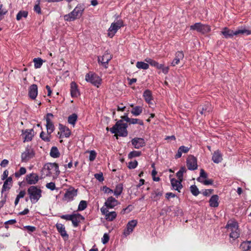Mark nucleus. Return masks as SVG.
<instances>
[{"label":"nucleus","instance_id":"f257e3e1","mask_svg":"<svg viewBox=\"0 0 251 251\" xmlns=\"http://www.w3.org/2000/svg\"><path fill=\"white\" fill-rule=\"evenodd\" d=\"M42 173L45 176L56 178L60 174L58 165L55 163H47L44 166Z\"/></svg>","mask_w":251,"mask_h":251},{"label":"nucleus","instance_id":"f03ea898","mask_svg":"<svg viewBox=\"0 0 251 251\" xmlns=\"http://www.w3.org/2000/svg\"><path fill=\"white\" fill-rule=\"evenodd\" d=\"M84 10L83 5L81 4H78L72 12L64 15L63 18L64 21L71 22L80 18L82 15Z\"/></svg>","mask_w":251,"mask_h":251},{"label":"nucleus","instance_id":"7ed1b4c3","mask_svg":"<svg viewBox=\"0 0 251 251\" xmlns=\"http://www.w3.org/2000/svg\"><path fill=\"white\" fill-rule=\"evenodd\" d=\"M127 124L124 123L123 120H119L116 124L110 128V130L115 135L122 137H126L127 135Z\"/></svg>","mask_w":251,"mask_h":251},{"label":"nucleus","instance_id":"20e7f679","mask_svg":"<svg viewBox=\"0 0 251 251\" xmlns=\"http://www.w3.org/2000/svg\"><path fill=\"white\" fill-rule=\"evenodd\" d=\"M226 228L227 231L229 232V237L233 240L238 238L240 236V231L237 222L234 220H229L228 221Z\"/></svg>","mask_w":251,"mask_h":251},{"label":"nucleus","instance_id":"39448f33","mask_svg":"<svg viewBox=\"0 0 251 251\" xmlns=\"http://www.w3.org/2000/svg\"><path fill=\"white\" fill-rule=\"evenodd\" d=\"M42 193V190L36 186H31L27 189V194L32 203H35L39 200Z\"/></svg>","mask_w":251,"mask_h":251},{"label":"nucleus","instance_id":"423d86ee","mask_svg":"<svg viewBox=\"0 0 251 251\" xmlns=\"http://www.w3.org/2000/svg\"><path fill=\"white\" fill-rule=\"evenodd\" d=\"M124 26V23L122 20H118L113 22L108 30L107 35L110 38H112L117 31Z\"/></svg>","mask_w":251,"mask_h":251},{"label":"nucleus","instance_id":"0eeeda50","mask_svg":"<svg viewBox=\"0 0 251 251\" xmlns=\"http://www.w3.org/2000/svg\"><path fill=\"white\" fill-rule=\"evenodd\" d=\"M85 80L87 82L92 83L97 87H99L101 83V79L97 74L89 72L85 75Z\"/></svg>","mask_w":251,"mask_h":251},{"label":"nucleus","instance_id":"6e6552de","mask_svg":"<svg viewBox=\"0 0 251 251\" xmlns=\"http://www.w3.org/2000/svg\"><path fill=\"white\" fill-rule=\"evenodd\" d=\"M190 28V30H196L202 34L208 33L211 30L210 27L208 25L202 24L201 23H195L194 25H191Z\"/></svg>","mask_w":251,"mask_h":251},{"label":"nucleus","instance_id":"1a4fd4ad","mask_svg":"<svg viewBox=\"0 0 251 251\" xmlns=\"http://www.w3.org/2000/svg\"><path fill=\"white\" fill-rule=\"evenodd\" d=\"M77 190L73 187H70L66 190L62 200L67 202L71 201L77 196Z\"/></svg>","mask_w":251,"mask_h":251},{"label":"nucleus","instance_id":"9d476101","mask_svg":"<svg viewBox=\"0 0 251 251\" xmlns=\"http://www.w3.org/2000/svg\"><path fill=\"white\" fill-rule=\"evenodd\" d=\"M100 211L102 215L104 216L105 219L107 221H113L117 216V214L115 211L109 212L107 208L102 206L100 208Z\"/></svg>","mask_w":251,"mask_h":251},{"label":"nucleus","instance_id":"9b49d317","mask_svg":"<svg viewBox=\"0 0 251 251\" xmlns=\"http://www.w3.org/2000/svg\"><path fill=\"white\" fill-rule=\"evenodd\" d=\"M35 153L33 149L27 147L26 148L25 151L22 153L21 159L22 162H27L29 159H31L34 156Z\"/></svg>","mask_w":251,"mask_h":251},{"label":"nucleus","instance_id":"f8f14e48","mask_svg":"<svg viewBox=\"0 0 251 251\" xmlns=\"http://www.w3.org/2000/svg\"><path fill=\"white\" fill-rule=\"evenodd\" d=\"M112 58V55L106 51L101 57H98V62L105 68H107L108 63Z\"/></svg>","mask_w":251,"mask_h":251},{"label":"nucleus","instance_id":"ddd939ff","mask_svg":"<svg viewBox=\"0 0 251 251\" xmlns=\"http://www.w3.org/2000/svg\"><path fill=\"white\" fill-rule=\"evenodd\" d=\"M131 143L134 148L139 149L141 148L144 147L146 145V142L144 138L135 137L132 139Z\"/></svg>","mask_w":251,"mask_h":251},{"label":"nucleus","instance_id":"4468645a","mask_svg":"<svg viewBox=\"0 0 251 251\" xmlns=\"http://www.w3.org/2000/svg\"><path fill=\"white\" fill-rule=\"evenodd\" d=\"M187 166L190 170L197 169L198 167L197 159L192 155L188 156L187 159Z\"/></svg>","mask_w":251,"mask_h":251},{"label":"nucleus","instance_id":"2eb2a0df","mask_svg":"<svg viewBox=\"0 0 251 251\" xmlns=\"http://www.w3.org/2000/svg\"><path fill=\"white\" fill-rule=\"evenodd\" d=\"M137 224V221L136 220H134L129 221L126 225V228L124 231L123 234L124 235L126 236L129 235L133 231Z\"/></svg>","mask_w":251,"mask_h":251},{"label":"nucleus","instance_id":"dca6fc26","mask_svg":"<svg viewBox=\"0 0 251 251\" xmlns=\"http://www.w3.org/2000/svg\"><path fill=\"white\" fill-rule=\"evenodd\" d=\"M53 114L51 113H48L47 115L46 118V127L47 129V133L48 134H51L54 130V126L51 121L50 118L52 117Z\"/></svg>","mask_w":251,"mask_h":251},{"label":"nucleus","instance_id":"f3484780","mask_svg":"<svg viewBox=\"0 0 251 251\" xmlns=\"http://www.w3.org/2000/svg\"><path fill=\"white\" fill-rule=\"evenodd\" d=\"M119 204L118 201L112 197H109L106 201L104 202V205L103 206L105 208H113L115 206H117Z\"/></svg>","mask_w":251,"mask_h":251},{"label":"nucleus","instance_id":"a211bd4d","mask_svg":"<svg viewBox=\"0 0 251 251\" xmlns=\"http://www.w3.org/2000/svg\"><path fill=\"white\" fill-rule=\"evenodd\" d=\"M22 136L24 139V142L30 141L34 136V130L32 129H26L22 131Z\"/></svg>","mask_w":251,"mask_h":251},{"label":"nucleus","instance_id":"6ab92c4d","mask_svg":"<svg viewBox=\"0 0 251 251\" xmlns=\"http://www.w3.org/2000/svg\"><path fill=\"white\" fill-rule=\"evenodd\" d=\"M39 180V176L37 174L31 173L26 176V181L29 184H35Z\"/></svg>","mask_w":251,"mask_h":251},{"label":"nucleus","instance_id":"aec40b11","mask_svg":"<svg viewBox=\"0 0 251 251\" xmlns=\"http://www.w3.org/2000/svg\"><path fill=\"white\" fill-rule=\"evenodd\" d=\"M56 227L58 232L62 237L64 238L65 239H68L69 235L67 233L64 225L62 224L57 223L56 224Z\"/></svg>","mask_w":251,"mask_h":251},{"label":"nucleus","instance_id":"412c9836","mask_svg":"<svg viewBox=\"0 0 251 251\" xmlns=\"http://www.w3.org/2000/svg\"><path fill=\"white\" fill-rule=\"evenodd\" d=\"M38 94V88L36 84L31 85L28 90V96L32 100H34L37 97Z\"/></svg>","mask_w":251,"mask_h":251},{"label":"nucleus","instance_id":"4be33fe9","mask_svg":"<svg viewBox=\"0 0 251 251\" xmlns=\"http://www.w3.org/2000/svg\"><path fill=\"white\" fill-rule=\"evenodd\" d=\"M184 58V54L182 51H178L176 53L175 57L173 61L171 63L172 66H175L177 65L180 60H182Z\"/></svg>","mask_w":251,"mask_h":251},{"label":"nucleus","instance_id":"5701e85b","mask_svg":"<svg viewBox=\"0 0 251 251\" xmlns=\"http://www.w3.org/2000/svg\"><path fill=\"white\" fill-rule=\"evenodd\" d=\"M84 219V218L80 214H73L71 218V221H72L74 226L76 227L78 225L80 220Z\"/></svg>","mask_w":251,"mask_h":251},{"label":"nucleus","instance_id":"b1692460","mask_svg":"<svg viewBox=\"0 0 251 251\" xmlns=\"http://www.w3.org/2000/svg\"><path fill=\"white\" fill-rule=\"evenodd\" d=\"M221 34L223 35L225 38H232L234 35H235V31L229 29L227 27H225L221 31Z\"/></svg>","mask_w":251,"mask_h":251},{"label":"nucleus","instance_id":"393cba45","mask_svg":"<svg viewBox=\"0 0 251 251\" xmlns=\"http://www.w3.org/2000/svg\"><path fill=\"white\" fill-rule=\"evenodd\" d=\"M181 182L182 181H180V180H176L175 178H172L171 180V183L173 189L179 192L182 187Z\"/></svg>","mask_w":251,"mask_h":251},{"label":"nucleus","instance_id":"a878e982","mask_svg":"<svg viewBox=\"0 0 251 251\" xmlns=\"http://www.w3.org/2000/svg\"><path fill=\"white\" fill-rule=\"evenodd\" d=\"M59 129L61 134L65 137L68 138L70 136L71 132L68 127L64 126L63 125L59 124Z\"/></svg>","mask_w":251,"mask_h":251},{"label":"nucleus","instance_id":"bb28decb","mask_svg":"<svg viewBox=\"0 0 251 251\" xmlns=\"http://www.w3.org/2000/svg\"><path fill=\"white\" fill-rule=\"evenodd\" d=\"M70 92L72 97H77L79 95L77 85L75 82L71 83Z\"/></svg>","mask_w":251,"mask_h":251},{"label":"nucleus","instance_id":"cd10ccee","mask_svg":"<svg viewBox=\"0 0 251 251\" xmlns=\"http://www.w3.org/2000/svg\"><path fill=\"white\" fill-rule=\"evenodd\" d=\"M222 155L220 151L217 150L214 151L212 157L213 161L215 163H219L222 161Z\"/></svg>","mask_w":251,"mask_h":251},{"label":"nucleus","instance_id":"c85d7f7f","mask_svg":"<svg viewBox=\"0 0 251 251\" xmlns=\"http://www.w3.org/2000/svg\"><path fill=\"white\" fill-rule=\"evenodd\" d=\"M190 148L184 146H180L177 151L176 154L175 155V158L177 159L181 157L182 153H187L189 151Z\"/></svg>","mask_w":251,"mask_h":251},{"label":"nucleus","instance_id":"c756f323","mask_svg":"<svg viewBox=\"0 0 251 251\" xmlns=\"http://www.w3.org/2000/svg\"><path fill=\"white\" fill-rule=\"evenodd\" d=\"M211 110V106L208 103L203 106H200L199 109V111L201 115H206L209 113Z\"/></svg>","mask_w":251,"mask_h":251},{"label":"nucleus","instance_id":"7c9ffc66","mask_svg":"<svg viewBox=\"0 0 251 251\" xmlns=\"http://www.w3.org/2000/svg\"><path fill=\"white\" fill-rule=\"evenodd\" d=\"M209 205L211 207H217L219 205V197L217 195H213L209 200Z\"/></svg>","mask_w":251,"mask_h":251},{"label":"nucleus","instance_id":"2f4dec72","mask_svg":"<svg viewBox=\"0 0 251 251\" xmlns=\"http://www.w3.org/2000/svg\"><path fill=\"white\" fill-rule=\"evenodd\" d=\"M145 61L150 64L151 66L155 67L157 69H160L161 67V64H159L157 61L150 58H146L145 59Z\"/></svg>","mask_w":251,"mask_h":251},{"label":"nucleus","instance_id":"473e14b6","mask_svg":"<svg viewBox=\"0 0 251 251\" xmlns=\"http://www.w3.org/2000/svg\"><path fill=\"white\" fill-rule=\"evenodd\" d=\"M143 97L145 99V101L149 104L151 103V100H152V97L151 92L149 90H146L143 93Z\"/></svg>","mask_w":251,"mask_h":251},{"label":"nucleus","instance_id":"72a5a7b5","mask_svg":"<svg viewBox=\"0 0 251 251\" xmlns=\"http://www.w3.org/2000/svg\"><path fill=\"white\" fill-rule=\"evenodd\" d=\"M240 248L242 251H251V241L242 242Z\"/></svg>","mask_w":251,"mask_h":251},{"label":"nucleus","instance_id":"f704fd0d","mask_svg":"<svg viewBox=\"0 0 251 251\" xmlns=\"http://www.w3.org/2000/svg\"><path fill=\"white\" fill-rule=\"evenodd\" d=\"M143 111V108L140 106H136L134 107L131 110V114L135 116H138L140 115Z\"/></svg>","mask_w":251,"mask_h":251},{"label":"nucleus","instance_id":"c9c22d12","mask_svg":"<svg viewBox=\"0 0 251 251\" xmlns=\"http://www.w3.org/2000/svg\"><path fill=\"white\" fill-rule=\"evenodd\" d=\"M162 195V192L161 191L157 189L155 190L153 193L151 194V198L154 201H157L160 199L161 196Z\"/></svg>","mask_w":251,"mask_h":251},{"label":"nucleus","instance_id":"e433bc0d","mask_svg":"<svg viewBox=\"0 0 251 251\" xmlns=\"http://www.w3.org/2000/svg\"><path fill=\"white\" fill-rule=\"evenodd\" d=\"M136 66L139 69L147 70L149 68V63L142 61H138Z\"/></svg>","mask_w":251,"mask_h":251},{"label":"nucleus","instance_id":"4c0bfd02","mask_svg":"<svg viewBox=\"0 0 251 251\" xmlns=\"http://www.w3.org/2000/svg\"><path fill=\"white\" fill-rule=\"evenodd\" d=\"M60 153L58 149L56 147L51 148L50 151V155L53 158H57L59 156Z\"/></svg>","mask_w":251,"mask_h":251},{"label":"nucleus","instance_id":"58836bf2","mask_svg":"<svg viewBox=\"0 0 251 251\" xmlns=\"http://www.w3.org/2000/svg\"><path fill=\"white\" fill-rule=\"evenodd\" d=\"M77 119V116L76 114H73L69 116L68 119V122L69 124L75 126Z\"/></svg>","mask_w":251,"mask_h":251},{"label":"nucleus","instance_id":"ea45409f","mask_svg":"<svg viewBox=\"0 0 251 251\" xmlns=\"http://www.w3.org/2000/svg\"><path fill=\"white\" fill-rule=\"evenodd\" d=\"M123 185L122 184H119L116 185L113 193L116 197H118L121 194L123 191Z\"/></svg>","mask_w":251,"mask_h":251},{"label":"nucleus","instance_id":"a19ab883","mask_svg":"<svg viewBox=\"0 0 251 251\" xmlns=\"http://www.w3.org/2000/svg\"><path fill=\"white\" fill-rule=\"evenodd\" d=\"M235 35H237L238 34H245L248 35L251 34V31L248 30L245 28L239 29L235 31Z\"/></svg>","mask_w":251,"mask_h":251},{"label":"nucleus","instance_id":"79ce46f5","mask_svg":"<svg viewBox=\"0 0 251 251\" xmlns=\"http://www.w3.org/2000/svg\"><path fill=\"white\" fill-rule=\"evenodd\" d=\"M12 181V178L11 177H8L4 182L2 189V191H5L7 189H9L10 188L9 185L11 184Z\"/></svg>","mask_w":251,"mask_h":251},{"label":"nucleus","instance_id":"37998d69","mask_svg":"<svg viewBox=\"0 0 251 251\" xmlns=\"http://www.w3.org/2000/svg\"><path fill=\"white\" fill-rule=\"evenodd\" d=\"M33 62L34 63L35 68L38 69L42 66L43 60L41 58H35L33 59Z\"/></svg>","mask_w":251,"mask_h":251},{"label":"nucleus","instance_id":"c03bdc74","mask_svg":"<svg viewBox=\"0 0 251 251\" xmlns=\"http://www.w3.org/2000/svg\"><path fill=\"white\" fill-rule=\"evenodd\" d=\"M28 15V12L26 11H20L16 16V19L20 21L22 18H26Z\"/></svg>","mask_w":251,"mask_h":251},{"label":"nucleus","instance_id":"a18cd8bd","mask_svg":"<svg viewBox=\"0 0 251 251\" xmlns=\"http://www.w3.org/2000/svg\"><path fill=\"white\" fill-rule=\"evenodd\" d=\"M186 169L185 167H181L180 170L176 173V176L177 177L178 180L180 181H182L183 180V173L186 172Z\"/></svg>","mask_w":251,"mask_h":251},{"label":"nucleus","instance_id":"49530a36","mask_svg":"<svg viewBox=\"0 0 251 251\" xmlns=\"http://www.w3.org/2000/svg\"><path fill=\"white\" fill-rule=\"evenodd\" d=\"M207 177V174L206 173L203 169H201L200 176L197 178V180L200 182L203 181V180Z\"/></svg>","mask_w":251,"mask_h":251},{"label":"nucleus","instance_id":"de8ad7c7","mask_svg":"<svg viewBox=\"0 0 251 251\" xmlns=\"http://www.w3.org/2000/svg\"><path fill=\"white\" fill-rule=\"evenodd\" d=\"M129 120V123L130 124H138L141 126H143L144 125L143 121L142 120H139L138 119L135 118H130Z\"/></svg>","mask_w":251,"mask_h":251},{"label":"nucleus","instance_id":"09e8293b","mask_svg":"<svg viewBox=\"0 0 251 251\" xmlns=\"http://www.w3.org/2000/svg\"><path fill=\"white\" fill-rule=\"evenodd\" d=\"M40 138L45 141L49 142L50 141V134H46L42 131L40 135Z\"/></svg>","mask_w":251,"mask_h":251},{"label":"nucleus","instance_id":"8fccbe9b","mask_svg":"<svg viewBox=\"0 0 251 251\" xmlns=\"http://www.w3.org/2000/svg\"><path fill=\"white\" fill-rule=\"evenodd\" d=\"M141 154V152L137 151H131L128 155V157L129 158H132L133 157H138L140 156Z\"/></svg>","mask_w":251,"mask_h":251},{"label":"nucleus","instance_id":"3c124183","mask_svg":"<svg viewBox=\"0 0 251 251\" xmlns=\"http://www.w3.org/2000/svg\"><path fill=\"white\" fill-rule=\"evenodd\" d=\"M87 202L85 201H81L78 206V211H82L87 207Z\"/></svg>","mask_w":251,"mask_h":251},{"label":"nucleus","instance_id":"603ef678","mask_svg":"<svg viewBox=\"0 0 251 251\" xmlns=\"http://www.w3.org/2000/svg\"><path fill=\"white\" fill-rule=\"evenodd\" d=\"M190 190L192 194L195 196H198L200 193L198 188L195 185H192L190 187Z\"/></svg>","mask_w":251,"mask_h":251},{"label":"nucleus","instance_id":"864d4df0","mask_svg":"<svg viewBox=\"0 0 251 251\" xmlns=\"http://www.w3.org/2000/svg\"><path fill=\"white\" fill-rule=\"evenodd\" d=\"M26 169L24 167H21L19 172L15 173V176L16 177H19L23 175L26 173Z\"/></svg>","mask_w":251,"mask_h":251},{"label":"nucleus","instance_id":"5fc2aeb1","mask_svg":"<svg viewBox=\"0 0 251 251\" xmlns=\"http://www.w3.org/2000/svg\"><path fill=\"white\" fill-rule=\"evenodd\" d=\"M46 186L48 189H50V190L52 191L55 189V185L54 182H51L50 183H48L46 184Z\"/></svg>","mask_w":251,"mask_h":251},{"label":"nucleus","instance_id":"6e6d98bb","mask_svg":"<svg viewBox=\"0 0 251 251\" xmlns=\"http://www.w3.org/2000/svg\"><path fill=\"white\" fill-rule=\"evenodd\" d=\"M7 12V10L5 9L2 8V5L0 6V20H1L3 15Z\"/></svg>","mask_w":251,"mask_h":251},{"label":"nucleus","instance_id":"4d7b16f0","mask_svg":"<svg viewBox=\"0 0 251 251\" xmlns=\"http://www.w3.org/2000/svg\"><path fill=\"white\" fill-rule=\"evenodd\" d=\"M94 176H95V177L100 182H101V181H103V180H104L103 174L101 173L96 174H95Z\"/></svg>","mask_w":251,"mask_h":251},{"label":"nucleus","instance_id":"13d9d810","mask_svg":"<svg viewBox=\"0 0 251 251\" xmlns=\"http://www.w3.org/2000/svg\"><path fill=\"white\" fill-rule=\"evenodd\" d=\"M24 228L27 230L29 233L34 232L36 230V227L35 226H25Z\"/></svg>","mask_w":251,"mask_h":251},{"label":"nucleus","instance_id":"bf43d9fd","mask_svg":"<svg viewBox=\"0 0 251 251\" xmlns=\"http://www.w3.org/2000/svg\"><path fill=\"white\" fill-rule=\"evenodd\" d=\"M96 157V153L94 151H90V154H89V160L91 161H94Z\"/></svg>","mask_w":251,"mask_h":251},{"label":"nucleus","instance_id":"052dcab7","mask_svg":"<svg viewBox=\"0 0 251 251\" xmlns=\"http://www.w3.org/2000/svg\"><path fill=\"white\" fill-rule=\"evenodd\" d=\"M138 165V162L135 160L133 162H130L128 164V167L129 169H135Z\"/></svg>","mask_w":251,"mask_h":251},{"label":"nucleus","instance_id":"680f3d73","mask_svg":"<svg viewBox=\"0 0 251 251\" xmlns=\"http://www.w3.org/2000/svg\"><path fill=\"white\" fill-rule=\"evenodd\" d=\"M160 70H161L162 72L166 75L169 72V67L168 66H164L163 64H161V67Z\"/></svg>","mask_w":251,"mask_h":251},{"label":"nucleus","instance_id":"e2e57ef3","mask_svg":"<svg viewBox=\"0 0 251 251\" xmlns=\"http://www.w3.org/2000/svg\"><path fill=\"white\" fill-rule=\"evenodd\" d=\"M109 239V237L107 233H104L103 237L102 238V242L103 244H105L107 243Z\"/></svg>","mask_w":251,"mask_h":251},{"label":"nucleus","instance_id":"0e129e2a","mask_svg":"<svg viewBox=\"0 0 251 251\" xmlns=\"http://www.w3.org/2000/svg\"><path fill=\"white\" fill-rule=\"evenodd\" d=\"M72 216V214L63 215L60 216V218L62 219L71 221Z\"/></svg>","mask_w":251,"mask_h":251},{"label":"nucleus","instance_id":"69168bd1","mask_svg":"<svg viewBox=\"0 0 251 251\" xmlns=\"http://www.w3.org/2000/svg\"><path fill=\"white\" fill-rule=\"evenodd\" d=\"M201 182L204 184L205 185H211L213 183V180L211 179H204L203 181Z\"/></svg>","mask_w":251,"mask_h":251},{"label":"nucleus","instance_id":"338daca9","mask_svg":"<svg viewBox=\"0 0 251 251\" xmlns=\"http://www.w3.org/2000/svg\"><path fill=\"white\" fill-rule=\"evenodd\" d=\"M102 190L104 192V193H112L113 192V191L112 190H111V189L106 186H104L103 187Z\"/></svg>","mask_w":251,"mask_h":251},{"label":"nucleus","instance_id":"774afa93","mask_svg":"<svg viewBox=\"0 0 251 251\" xmlns=\"http://www.w3.org/2000/svg\"><path fill=\"white\" fill-rule=\"evenodd\" d=\"M8 160L7 159H3L0 163V166L2 167H5L8 164Z\"/></svg>","mask_w":251,"mask_h":251}]
</instances>
